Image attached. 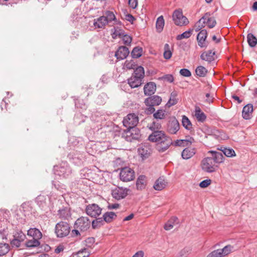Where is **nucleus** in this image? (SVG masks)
Masks as SVG:
<instances>
[{"mask_svg":"<svg viewBox=\"0 0 257 257\" xmlns=\"http://www.w3.org/2000/svg\"><path fill=\"white\" fill-rule=\"evenodd\" d=\"M54 171L55 175L64 178L68 177L71 173V169L66 162H62L59 165L55 166Z\"/></svg>","mask_w":257,"mask_h":257,"instance_id":"obj_5","label":"nucleus"},{"mask_svg":"<svg viewBox=\"0 0 257 257\" xmlns=\"http://www.w3.org/2000/svg\"><path fill=\"white\" fill-rule=\"evenodd\" d=\"M138 153L140 157L144 160L148 158L152 153V149L148 143L142 145L138 149Z\"/></svg>","mask_w":257,"mask_h":257,"instance_id":"obj_16","label":"nucleus"},{"mask_svg":"<svg viewBox=\"0 0 257 257\" xmlns=\"http://www.w3.org/2000/svg\"><path fill=\"white\" fill-rule=\"evenodd\" d=\"M10 250V246L6 243H0V256L7 254Z\"/></svg>","mask_w":257,"mask_h":257,"instance_id":"obj_45","label":"nucleus"},{"mask_svg":"<svg viewBox=\"0 0 257 257\" xmlns=\"http://www.w3.org/2000/svg\"><path fill=\"white\" fill-rule=\"evenodd\" d=\"M68 158L72 163L79 166L82 163L83 156L79 152L73 151L68 155Z\"/></svg>","mask_w":257,"mask_h":257,"instance_id":"obj_14","label":"nucleus"},{"mask_svg":"<svg viewBox=\"0 0 257 257\" xmlns=\"http://www.w3.org/2000/svg\"><path fill=\"white\" fill-rule=\"evenodd\" d=\"M143 80L140 78H137L134 76H132L131 78L128 79L127 81L131 88H137L141 86L142 84Z\"/></svg>","mask_w":257,"mask_h":257,"instance_id":"obj_27","label":"nucleus"},{"mask_svg":"<svg viewBox=\"0 0 257 257\" xmlns=\"http://www.w3.org/2000/svg\"><path fill=\"white\" fill-rule=\"evenodd\" d=\"M220 150L222 151L221 153L222 155L227 157H232L235 156V153L232 149L224 148L223 149Z\"/></svg>","mask_w":257,"mask_h":257,"instance_id":"obj_44","label":"nucleus"},{"mask_svg":"<svg viewBox=\"0 0 257 257\" xmlns=\"http://www.w3.org/2000/svg\"><path fill=\"white\" fill-rule=\"evenodd\" d=\"M253 112V105L251 103H248L245 105L242 109V116L245 119H249L252 116V113Z\"/></svg>","mask_w":257,"mask_h":257,"instance_id":"obj_22","label":"nucleus"},{"mask_svg":"<svg viewBox=\"0 0 257 257\" xmlns=\"http://www.w3.org/2000/svg\"><path fill=\"white\" fill-rule=\"evenodd\" d=\"M177 96V93L175 91H173L171 93L170 98L166 104V105L168 107H170L171 106L174 105L177 103L178 99H176Z\"/></svg>","mask_w":257,"mask_h":257,"instance_id":"obj_37","label":"nucleus"},{"mask_svg":"<svg viewBox=\"0 0 257 257\" xmlns=\"http://www.w3.org/2000/svg\"><path fill=\"white\" fill-rule=\"evenodd\" d=\"M195 153L196 150L195 148L186 147L183 150L181 156L183 159L188 160L192 157Z\"/></svg>","mask_w":257,"mask_h":257,"instance_id":"obj_25","label":"nucleus"},{"mask_svg":"<svg viewBox=\"0 0 257 257\" xmlns=\"http://www.w3.org/2000/svg\"><path fill=\"white\" fill-rule=\"evenodd\" d=\"M182 123L183 126L188 130H190L192 127V124L190 120L185 115H183L182 117Z\"/></svg>","mask_w":257,"mask_h":257,"instance_id":"obj_49","label":"nucleus"},{"mask_svg":"<svg viewBox=\"0 0 257 257\" xmlns=\"http://www.w3.org/2000/svg\"><path fill=\"white\" fill-rule=\"evenodd\" d=\"M192 31L193 30L192 29H190L188 31L183 32L182 34L180 35H178L176 37V39L177 40H180L183 39L189 38L192 34Z\"/></svg>","mask_w":257,"mask_h":257,"instance_id":"obj_50","label":"nucleus"},{"mask_svg":"<svg viewBox=\"0 0 257 257\" xmlns=\"http://www.w3.org/2000/svg\"><path fill=\"white\" fill-rule=\"evenodd\" d=\"M166 184L167 182L166 181L160 177L156 181L153 187L156 190L161 191L166 187Z\"/></svg>","mask_w":257,"mask_h":257,"instance_id":"obj_29","label":"nucleus"},{"mask_svg":"<svg viewBox=\"0 0 257 257\" xmlns=\"http://www.w3.org/2000/svg\"><path fill=\"white\" fill-rule=\"evenodd\" d=\"M132 76L143 80L145 76L144 68L141 66L136 67V68L134 69V72Z\"/></svg>","mask_w":257,"mask_h":257,"instance_id":"obj_32","label":"nucleus"},{"mask_svg":"<svg viewBox=\"0 0 257 257\" xmlns=\"http://www.w3.org/2000/svg\"><path fill=\"white\" fill-rule=\"evenodd\" d=\"M35 202L42 210L47 212L51 205V197L48 195H40L35 199Z\"/></svg>","mask_w":257,"mask_h":257,"instance_id":"obj_7","label":"nucleus"},{"mask_svg":"<svg viewBox=\"0 0 257 257\" xmlns=\"http://www.w3.org/2000/svg\"><path fill=\"white\" fill-rule=\"evenodd\" d=\"M209 154L211 155V157H207L202 161V169L207 173H213L215 172L218 166L217 164H220L223 162L224 157L220 152L210 151Z\"/></svg>","mask_w":257,"mask_h":257,"instance_id":"obj_1","label":"nucleus"},{"mask_svg":"<svg viewBox=\"0 0 257 257\" xmlns=\"http://www.w3.org/2000/svg\"><path fill=\"white\" fill-rule=\"evenodd\" d=\"M148 140L158 143L157 150L163 153L166 151L173 144L172 139L167 136L162 131H154L148 137Z\"/></svg>","mask_w":257,"mask_h":257,"instance_id":"obj_2","label":"nucleus"},{"mask_svg":"<svg viewBox=\"0 0 257 257\" xmlns=\"http://www.w3.org/2000/svg\"><path fill=\"white\" fill-rule=\"evenodd\" d=\"M148 127L153 132L160 131L162 127L161 123L159 120H156L148 124Z\"/></svg>","mask_w":257,"mask_h":257,"instance_id":"obj_36","label":"nucleus"},{"mask_svg":"<svg viewBox=\"0 0 257 257\" xmlns=\"http://www.w3.org/2000/svg\"><path fill=\"white\" fill-rule=\"evenodd\" d=\"M14 237L23 241L26 237V235L22 231H19L15 234Z\"/></svg>","mask_w":257,"mask_h":257,"instance_id":"obj_55","label":"nucleus"},{"mask_svg":"<svg viewBox=\"0 0 257 257\" xmlns=\"http://www.w3.org/2000/svg\"><path fill=\"white\" fill-rule=\"evenodd\" d=\"M215 52H213L212 50L204 51L201 54L200 58L202 60L206 61L210 63L215 60Z\"/></svg>","mask_w":257,"mask_h":257,"instance_id":"obj_23","label":"nucleus"},{"mask_svg":"<svg viewBox=\"0 0 257 257\" xmlns=\"http://www.w3.org/2000/svg\"><path fill=\"white\" fill-rule=\"evenodd\" d=\"M211 14L208 12L201 18V20L205 22V24L209 28H213L216 25V21L213 17H211Z\"/></svg>","mask_w":257,"mask_h":257,"instance_id":"obj_20","label":"nucleus"},{"mask_svg":"<svg viewBox=\"0 0 257 257\" xmlns=\"http://www.w3.org/2000/svg\"><path fill=\"white\" fill-rule=\"evenodd\" d=\"M172 18L175 24L177 26H186L189 23V21L185 16L183 15L181 10H175Z\"/></svg>","mask_w":257,"mask_h":257,"instance_id":"obj_8","label":"nucleus"},{"mask_svg":"<svg viewBox=\"0 0 257 257\" xmlns=\"http://www.w3.org/2000/svg\"><path fill=\"white\" fill-rule=\"evenodd\" d=\"M139 122V118L134 113L128 114L125 117H124L122 121L123 126L126 128L136 127Z\"/></svg>","mask_w":257,"mask_h":257,"instance_id":"obj_10","label":"nucleus"},{"mask_svg":"<svg viewBox=\"0 0 257 257\" xmlns=\"http://www.w3.org/2000/svg\"><path fill=\"white\" fill-rule=\"evenodd\" d=\"M195 72L197 75L203 77L206 75L208 70L204 67L199 66L196 68Z\"/></svg>","mask_w":257,"mask_h":257,"instance_id":"obj_43","label":"nucleus"},{"mask_svg":"<svg viewBox=\"0 0 257 257\" xmlns=\"http://www.w3.org/2000/svg\"><path fill=\"white\" fill-rule=\"evenodd\" d=\"M70 231L69 224L64 221H60L55 225V232L58 237H64L67 236Z\"/></svg>","mask_w":257,"mask_h":257,"instance_id":"obj_6","label":"nucleus"},{"mask_svg":"<svg viewBox=\"0 0 257 257\" xmlns=\"http://www.w3.org/2000/svg\"><path fill=\"white\" fill-rule=\"evenodd\" d=\"M207 36V32L206 30H201L197 36V40L199 46L201 48H206L208 45V42L206 41Z\"/></svg>","mask_w":257,"mask_h":257,"instance_id":"obj_17","label":"nucleus"},{"mask_svg":"<svg viewBox=\"0 0 257 257\" xmlns=\"http://www.w3.org/2000/svg\"><path fill=\"white\" fill-rule=\"evenodd\" d=\"M105 18L107 20L108 23L112 21H116V17L113 13L110 11H106L104 13Z\"/></svg>","mask_w":257,"mask_h":257,"instance_id":"obj_48","label":"nucleus"},{"mask_svg":"<svg viewBox=\"0 0 257 257\" xmlns=\"http://www.w3.org/2000/svg\"><path fill=\"white\" fill-rule=\"evenodd\" d=\"M162 101L161 97L158 95H151L150 97L146 98L144 103L148 106L145 109L146 113L148 115L153 114L155 111L154 106L160 105Z\"/></svg>","mask_w":257,"mask_h":257,"instance_id":"obj_3","label":"nucleus"},{"mask_svg":"<svg viewBox=\"0 0 257 257\" xmlns=\"http://www.w3.org/2000/svg\"><path fill=\"white\" fill-rule=\"evenodd\" d=\"M104 223L102 217L97 218L92 221V227L94 229L98 228L104 225Z\"/></svg>","mask_w":257,"mask_h":257,"instance_id":"obj_40","label":"nucleus"},{"mask_svg":"<svg viewBox=\"0 0 257 257\" xmlns=\"http://www.w3.org/2000/svg\"><path fill=\"white\" fill-rule=\"evenodd\" d=\"M211 183V180L210 179H206L202 181L199 183V186L202 188H205L208 187Z\"/></svg>","mask_w":257,"mask_h":257,"instance_id":"obj_58","label":"nucleus"},{"mask_svg":"<svg viewBox=\"0 0 257 257\" xmlns=\"http://www.w3.org/2000/svg\"><path fill=\"white\" fill-rule=\"evenodd\" d=\"M153 113L154 118L159 121L164 119L167 115L166 110L162 109H158Z\"/></svg>","mask_w":257,"mask_h":257,"instance_id":"obj_31","label":"nucleus"},{"mask_svg":"<svg viewBox=\"0 0 257 257\" xmlns=\"http://www.w3.org/2000/svg\"><path fill=\"white\" fill-rule=\"evenodd\" d=\"M205 22L201 21V19L195 24L194 26L195 30L196 32L201 31L202 28L205 27Z\"/></svg>","mask_w":257,"mask_h":257,"instance_id":"obj_53","label":"nucleus"},{"mask_svg":"<svg viewBox=\"0 0 257 257\" xmlns=\"http://www.w3.org/2000/svg\"><path fill=\"white\" fill-rule=\"evenodd\" d=\"M120 179L123 182H129L135 177L134 171L130 167H124L120 170L119 173Z\"/></svg>","mask_w":257,"mask_h":257,"instance_id":"obj_9","label":"nucleus"},{"mask_svg":"<svg viewBox=\"0 0 257 257\" xmlns=\"http://www.w3.org/2000/svg\"><path fill=\"white\" fill-rule=\"evenodd\" d=\"M222 254L221 253L220 249H218L212 251L211 252L208 254L207 257H222Z\"/></svg>","mask_w":257,"mask_h":257,"instance_id":"obj_54","label":"nucleus"},{"mask_svg":"<svg viewBox=\"0 0 257 257\" xmlns=\"http://www.w3.org/2000/svg\"><path fill=\"white\" fill-rule=\"evenodd\" d=\"M57 215L61 219L68 220L71 216L70 208L63 206L59 209Z\"/></svg>","mask_w":257,"mask_h":257,"instance_id":"obj_19","label":"nucleus"},{"mask_svg":"<svg viewBox=\"0 0 257 257\" xmlns=\"http://www.w3.org/2000/svg\"><path fill=\"white\" fill-rule=\"evenodd\" d=\"M123 36V44L126 45H128L131 43L132 39L131 36L127 35H123V34H122Z\"/></svg>","mask_w":257,"mask_h":257,"instance_id":"obj_59","label":"nucleus"},{"mask_svg":"<svg viewBox=\"0 0 257 257\" xmlns=\"http://www.w3.org/2000/svg\"><path fill=\"white\" fill-rule=\"evenodd\" d=\"M8 234V229H3L2 230H0V238L2 239H7V236Z\"/></svg>","mask_w":257,"mask_h":257,"instance_id":"obj_62","label":"nucleus"},{"mask_svg":"<svg viewBox=\"0 0 257 257\" xmlns=\"http://www.w3.org/2000/svg\"><path fill=\"white\" fill-rule=\"evenodd\" d=\"M125 66L128 69H135L136 68V65L133 61L128 62L127 61H126L125 62Z\"/></svg>","mask_w":257,"mask_h":257,"instance_id":"obj_60","label":"nucleus"},{"mask_svg":"<svg viewBox=\"0 0 257 257\" xmlns=\"http://www.w3.org/2000/svg\"><path fill=\"white\" fill-rule=\"evenodd\" d=\"M115 217H116V215L113 212H106L102 216L103 220H104V222L106 223L112 222Z\"/></svg>","mask_w":257,"mask_h":257,"instance_id":"obj_35","label":"nucleus"},{"mask_svg":"<svg viewBox=\"0 0 257 257\" xmlns=\"http://www.w3.org/2000/svg\"><path fill=\"white\" fill-rule=\"evenodd\" d=\"M194 142V139L189 137L188 139L184 140H177L175 141L174 145L175 146L187 147L190 146Z\"/></svg>","mask_w":257,"mask_h":257,"instance_id":"obj_24","label":"nucleus"},{"mask_svg":"<svg viewBox=\"0 0 257 257\" xmlns=\"http://www.w3.org/2000/svg\"><path fill=\"white\" fill-rule=\"evenodd\" d=\"M180 128V124L175 117H171L168 123L167 130L170 134H176Z\"/></svg>","mask_w":257,"mask_h":257,"instance_id":"obj_15","label":"nucleus"},{"mask_svg":"<svg viewBox=\"0 0 257 257\" xmlns=\"http://www.w3.org/2000/svg\"><path fill=\"white\" fill-rule=\"evenodd\" d=\"M130 53L128 48L126 46H121L118 47L115 53V57L117 60H123L125 59Z\"/></svg>","mask_w":257,"mask_h":257,"instance_id":"obj_18","label":"nucleus"},{"mask_svg":"<svg viewBox=\"0 0 257 257\" xmlns=\"http://www.w3.org/2000/svg\"><path fill=\"white\" fill-rule=\"evenodd\" d=\"M233 247L231 245H227L224 246L222 249H220L223 256L226 255L230 253Z\"/></svg>","mask_w":257,"mask_h":257,"instance_id":"obj_52","label":"nucleus"},{"mask_svg":"<svg viewBox=\"0 0 257 257\" xmlns=\"http://www.w3.org/2000/svg\"><path fill=\"white\" fill-rule=\"evenodd\" d=\"M22 241L14 238L11 241V244L13 247H19L21 245V243Z\"/></svg>","mask_w":257,"mask_h":257,"instance_id":"obj_61","label":"nucleus"},{"mask_svg":"<svg viewBox=\"0 0 257 257\" xmlns=\"http://www.w3.org/2000/svg\"><path fill=\"white\" fill-rule=\"evenodd\" d=\"M156 91V85L154 82L147 83L144 87V94L146 96H151L154 94Z\"/></svg>","mask_w":257,"mask_h":257,"instance_id":"obj_21","label":"nucleus"},{"mask_svg":"<svg viewBox=\"0 0 257 257\" xmlns=\"http://www.w3.org/2000/svg\"><path fill=\"white\" fill-rule=\"evenodd\" d=\"M40 239L32 238L26 241L25 243L26 246L28 248L36 247L40 245Z\"/></svg>","mask_w":257,"mask_h":257,"instance_id":"obj_39","label":"nucleus"},{"mask_svg":"<svg viewBox=\"0 0 257 257\" xmlns=\"http://www.w3.org/2000/svg\"><path fill=\"white\" fill-rule=\"evenodd\" d=\"M28 236L32 237V238L41 239L42 237L41 232L36 228H32L27 231Z\"/></svg>","mask_w":257,"mask_h":257,"instance_id":"obj_28","label":"nucleus"},{"mask_svg":"<svg viewBox=\"0 0 257 257\" xmlns=\"http://www.w3.org/2000/svg\"><path fill=\"white\" fill-rule=\"evenodd\" d=\"M147 184L146 177L145 175H140L137 179L136 186L138 189H144Z\"/></svg>","mask_w":257,"mask_h":257,"instance_id":"obj_30","label":"nucleus"},{"mask_svg":"<svg viewBox=\"0 0 257 257\" xmlns=\"http://www.w3.org/2000/svg\"><path fill=\"white\" fill-rule=\"evenodd\" d=\"M21 208L25 216L29 215L30 213H31L32 211V207L29 202L23 203L21 205Z\"/></svg>","mask_w":257,"mask_h":257,"instance_id":"obj_41","label":"nucleus"},{"mask_svg":"<svg viewBox=\"0 0 257 257\" xmlns=\"http://www.w3.org/2000/svg\"><path fill=\"white\" fill-rule=\"evenodd\" d=\"M102 209L96 204H89L86 206L87 214L92 217L96 218L101 212Z\"/></svg>","mask_w":257,"mask_h":257,"instance_id":"obj_13","label":"nucleus"},{"mask_svg":"<svg viewBox=\"0 0 257 257\" xmlns=\"http://www.w3.org/2000/svg\"><path fill=\"white\" fill-rule=\"evenodd\" d=\"M143 49L141 47H135L131 53L132 57L133 58H139L142 55Z\"/></svg>","mask_w":257,"mask_h":257,"instance_id":"obj_42","label":"nucleus"},{"mask_svg":"<svg viewBox=\"0 0 257 257\" xmlns=\"http://www.w3.org/2000/svg\"><path fill=\"white\" fill-rule=\"evenodd\" d=\"M122 137L127 142H132L133 140H138L141 137L140 130L136 127L126 128L122 133Z\"/></svg>","mask_w":257,"mask_h":257,"instance_id":"obj_4","label":"nucleus"},{"mask_svg":"<svg viewBox=\"0 0 257 257\" xmlns=\"http://www.w3.org/2000/svg\"><path fill=\"white\" fill-rule=\"evenodd\" d=\"M195 116L198 121L204 122L206 119L205 114L201 111L199 107L195 108Z\"/></svg>","mask_w":257,"mask_h":257,"instance_id":"obj_34","label":"nucleus"},{"mask_svg":"<svg viewBox=\"0 0 257 257\" xmlns=\"http://www.w3.org/2000/svg\"><path fill=\"white\" fill-rule=\"evenodd\" d=\"M130 190L126 188L117 187L111 190V195L115 199L119 200L124 198Z\"/></svg>","mask_w":257,"mask_h":257,"instance_id":"obj_12","label":"nucleus"},{"mask_svg":"<svg viewBox=\"0 0 257 257\" xmlns=\"http://www.w3.org/2000/svg\"><path fill=\"white\" fill-rule=\"evenodd\" d=\"M164 57L165 59L168 60L171 58L172 55V53L170 51L169 48V45L168 44H166L164 46Z\"/></svg>","mask_w":257,"mask_h":257,"instance_id":"obj_51","label":"nucleus"},{"mask_svg":"<svg viewBox=\"0 0 257 257\" xmlns=\"http://www.w3.org/2000/svg\"><path fill=\"white\" fill-rule=\"evenodd\" d=\"M90 221L87 217H81L78 218L75 222V228L81 231H85L89 228Z\"/></svg>","mask_w":257,"mask_h":257,"instance_id":"obj_11","label":"nucleus"},{"mask_svg":"<svg viewBox=\"0 0 257 257\" xmlns=\"http://www.w3.org/2000/svg\"><path fill=\"white\" fill-rule=\"evenodd\" d=\"M190 251L189 247H185L182 249L179 253V257H185L188 252Z\"/></svg>","mask_w":257,"mask_h":257,"instance_id":"obj_63","label":"nucleus"},{"mask_svg":"<svg viewBox=\"0 0 257 257\" xmlns=\"http://www.w3.org/2000/svg\"><path fill=\"white\" fill-rule=\"evenodd\" d=\"M125 19L130 22L132 24L134 23L135 20H136L135 18L131 14H127L125 15Z\"/></svg>","mask_w":257,"mask_h":257,"instance_id":"obj_64","label":"nucleus"},{"mask_svg":"<svg viewBox=\"0 0 257 257\" xmlns=\"http://www.w3.org/2000/svg\"><path fill=\"white\" fill-rule=\"evenodd\" d=\"M178 220L176 217H173L170 220L168 221L164 225V229L166 230H169L173 228L174 225V222Z\"/></svg>","mask_w":257,"mask_h":257,"instance_id":"obj_47","label":"nucleus"},{"mask_svg":"<svg viewBox=\"0 0 257 257\" xmlns=\"http://www.w3.org/2000/svg\"><path fill=\"white\" fill-rule=\"evenodd\" d=\"M247 41L249 46L251 48L254 47L257 44V38L252 33L247 34Z\"/></svg>","mask_w":257,"mask_h":257,"instance_id":"obj_38","label":"nucleus"},{"mask_svg":"<svg viewBox=\"0 0 257 257\" xmlns=\"http://www.w3.org/2000/svg\"><path fill=\"white\" fill-rule=\"evenodd\" d=\"M107 24L108 22L103 16L94 20L93 25L95 28H103Z\"/></svg>","mask_w":257,"mask_h":257,"instance_id":"obj_26","label":"nucleus"},{"mask_svg":"<svg viewBox=\"0 0 257 257\" xmlns=\"http://www.w3.org/2000/svg\"><path fill=\"white\" fill-rule=\"evenodd\" d=\"M180 74L181 75L184 77H190L191 76L190 71L186 68H183L180 70Z\"/></svg>","mask_w":257,"mask_h":257,"instance_id":"obj_57","label":"nucleus"},{"mask_svg":"<svg viewBox=\"0 0 257 257\" xmlns=\"http://www.w3.org/2000/svg\"><path fill=\"white\" fill-rule=\"evenodd\" d=\"M159 79L166 80L170 83H172L174 80V77L172 74H166Z\"/></svg>","mask_w":257,"mask_h":257,"instance_id":"obj_56","label":"nucleus"},{"mask_svg":"<svg viewBox=\"0 0 257 257\" xmlns=\"http://www.w3.org/2000/svg\"><path fill=\"white\" fill-rule=\"evenodd\" d=\"M165 21L163 16L158 18L156 23V30L158 33H161L164 28Z\"/></svg>","mask_w":257,"mask_h":257,"instance_id":"obj_33","label":"nucleus"},{"mask_svg":"<svg viewBox=\"0 0 257 257\" xmlns=\"http://www.w3.org/2000/svg\"><path fill=\"white\" fill-rule=\"evenodd\" d=\"M89 253L86 248H83L78 251L76 253L72 254V257H88Z\"/></svg>","mask_w":257,"mask_h":257,"instance_id":"obj_46","label":"nucleus"}]
</instances>
